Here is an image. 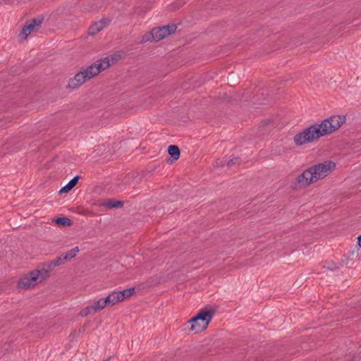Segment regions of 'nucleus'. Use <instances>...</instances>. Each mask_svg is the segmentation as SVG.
<instances>
[{
	"label": "nucleus",
	"instance_id": "1",
	"mask_svg": "<svg viewBox=\"0 0 361 361\" xmlns=\"http://www.w3.org/2000/svg\"><path fill=\"white\" fill-rule=\"evenodd\" d=\"M345 121L343 116H332L324 120L320 124H314L296 134L293 140L295 145H302L332 133L338 130Z\"/></svg>",
	"mask_w": 361,
	"mask_h": 361
},
{
	"label": "nucleus",
	"instance_id": "2",
	"mask_svg": "<svg viewBox=\"0 0 361 361\" xmlns=\"http://www.w3.org/2000/svg\"><path fill=\"white\" fill-rule=\"evenodd\" d=\"M125 55L123 51H118L115 53L98 59L94 63L82 69L71 78L68 82V86L71 88H77L84 84L86 81L92 79L100 72L106 70L112 65L119 61Z\"/></svg>",
	"mask_w": 361,
	"mask_h": 361
},
{
	"label": "nucleus",
	"instance_id": "3",
	"mask_svg": "<svg viewBox=\"0 0 361 361\" xmlns=\"http://www.w3.org/2000/svg\"><path fill=\"white\" fill-rule=\"evenodd\" d=\"M49 276L46 269H35L22 277L18 281V286L22 288H33L44 281Z\"/></svg>",
	"mask_w": 361,
	"mask_h": 361
},
{
	"label": "nucleus",
	"instance_id": "4",
	"mask_svg": "<svg viewBox=\"0 0 361 361\" xmlns=\"http://www.w3.org/2000/svg\"><path fill=\"white\" fill-rule=\"evenodd\" d=\"M213 314L209 311H201L195 317L190 319L187 324H190V330L195 334L206 329L211 322Z\"/></svg>",
	"mask_w": 361,
	"mask_h": 361
},
{
	"label": "nucleus",
	"instance_id": "5",
	"mask_svg": "<svg viewBox=\"0 0 361 361\" xmlns=\"http://www.w3.org/2000/svg\"><path fill=\"white\" fill-rule=\"evenodd\" d=\"M177 27L176 24H167L164 26L153 28L149 33L145 35L142 37L143 42H157L159 41L171 33H173Z\"/></svg>",
	"mask_w": 361,
	"mask_h": 361
},
{
	"label": "nucleus",
	"instance_id": "6",
	"mask_svg": "<svg viewBox=\"0 0 361 361\" xmlns=\"http://www.w3.org/2000/svg\"><path fill=\"white\" fill-rule=\"evenodd\" d=\"M310 169L317 183L331 174L336 169V164L332 161H325L314 164L310 166Z\"/></svg>",
	"mask_w": 361,
	"mask_h": 361
},
{
	"label": "nucleus",
	"instance_id": "7",
	"mask_svg": "<svg viewBox=\"0 0 361 361\" xmlns=\"http://www.w3.org/2000/svg\"><path fill=\"white\" fill-rule=\"evenodd\" d=\"M315 183L313 174L309 167L295 178L292 182V185L293 188L300 190L305 189Z\"/></svg>",
	"mask_w": 361,
	"mask_h": 361
},
{
	"label": "nucleus",
	"instance_id": "8",
	"mask_svg": "<svg viewBox=\"0 0 361 361\" xmlns=\"http://www.w3.org/2000/svg\"><path fill=\"white\" fill-rule=\"evenodd\" d=\"M134 293V288H128L121 291H114L106 298L108 305H114L118 302L123 301L129 298Z\"/></svg>",
	"mask_w": 361,
	"mask_h": 361
},
{
	"label": "nucleus",
	"instance_id": "9",
	"mask_svg": "<svg viewBox=\"0 0 361 361\" xmlns=\"http://www.w3.org/2000/svg\"><path fill=\"white\" fill-rule=\"evenodd\" d=\"M40 25L41 24H28L24 25L18 35L19 39L21 41L26 39L31 33L37 32L40 28Z\"/></svg>",
	"mask_w": 361,
	"mask_h": 361
},
{
	"label": "nucleus",
	"instance_id": "10",
	"mask_svg": "<svg viewBox=\"0 0 361 361\" xmlns=\"http://www.w3.org/2000/svg\"><path fill=\"white\" fill-rule=\"evenodd\" d=\"M78 177L75 176L73 179H71L68 184H66L64 187H63L59 192L60 193H66L69 192L78 183Z\"/></svg>",
	"mask_w": 361,
	"mask_h": 361
},
{
	"label": "nucleus",
	"instance_id": "11",
	"mask_svg": "<svg viewBox=\"0 0 361 361\" xmlns=\"http://www.w3.org/2000/svg\"><path fill=\"white\" fill-rule=\"evenodd\" d=\"M108 305L106 298H102L95 302L92 305L94 312L96 313L98 310L104 309Z\"/></svg>",
	"mask_w": 361,
	"mask_h": 361
},
{
	"label": "nucleus",
	"instance_id": "12",
	"mask_svg": "<svg viewBox=\"0 0 361 361\" xmlns=\"http://www.w3.org/2000/svg\"><path fill=\"white\" fill-rule=\"evenodd\" d=\"M103 29V24H92L88 28V35L94 36Z\"/></svg>",
	"mask_w": 361,
	"mask_h": 361
},
{
	"label": "nucleus",
	"instance_id": "13",
	"mask_svg": "<svg viewBox=\"0 0 361 361\" xmlns=\"http://www.w3.org/2000/svg\"><path fill=\"white\" fill-rule=\"evenodd\" d=\"M102 204L109 209L121 208L123 207V202L122 201L118 200H109Z\"/></svg>",
	"mask_w": 361,
	"mask_h": 361
},
{
	"label": "nucleus",
	"instance_id": "14",
	"mask_svg": "<svg viewBox=\"0 0 361 361\" xmlns=\"http://www.w3.org/2000/svg\"><path fill=\"white\" fill-rule=\"evenodd\" d=\"M168 152L176 160L180 157V150L176 145H170L168 147Z\"/></svg>",
	"mask_w": 361,
	"mask_h": 361
},
{
	"label": "nucleus",
	"instance_id": "15",
	"mask_svg": "<svg viewBox=\"0 0 361 361\" xmlns=\"http://www.w3.org/2000/svg\"><path fill=\"white\" fill-rule=\"evenodd\" d=\"M78 252H79L78 247H75L71 249V250L68 251L65 255H63L64 259L66 260H70V259H73V257H75Z\"/></svg>",
	"mask_w": 361,
	"mask_h": 361
},
{
	"label": "nucleus",
	"instance_id": "16",
	"mask_svg": "<svg viewBox=\"0 0 361 361\" xmlns=\"http://www.w3.org/2000/svg\"><path fill=\"white\" fill-rule=\"evenodd\" d=\"M55 223L59 226H69L72 224L71 221L66 217H59L55 220Z\"/></svg>",
	"mask_w": 361,
	"mask_h": 361
},
{
	"label": "nucleus",
	"instance_id": "17",
	"mask_svg": "<svg viewBox=\"0 0 361 361\" xmlns=\"http://www.w3.org/2000/svg\"><path fill=\"white\" fill-rule=\"evenodd\" d=\"M95 314V312H94V309L92 305L85 307L79 313L80 316H81L82 317H87L89 314Z\"/></svg>",
	"mask_w": 361,
	"mask_h": 361
},
{
	"label": "nucleus",
	"instance_id": "18",
	"mask_svg": "<svg viewBox=\"0 0 361 361\" xmlns=\"http://www.w3.org/2000/svg\"><path fill=\"white\" fill-rule=\"evenodd\" d=\"M65 261H66V259H64V256L61 255V256L57 257L56 259H54L53 261H51L49 263V267L59 266L61 264H63Z\"/></svg>",
	"mask_w": 361,
	"mask_h": 361
},
{
	"label": "nucleus",
	"instance_id": "19",
	"mask_svg": "<svg viewBox=\"0 0 361 361\" xmlns=\"http://www.w3.org/2000/svg\"><path fill=\"white\" fill-rule=\"evenodd\" d=\"M44 20H49V19H47L46 16H39L37 18L32 19L31 23H42Z\"/></svg>",
	"mask_w": 361,
	"mask_h": 361
},
{
	"label": "nucleus",
	"instance_id": "20",
	"mask_svg": "<svg viewBox=\"0 0 361 361\" xmlns=\"http://www.w3.org/2000/svg\"><path fill=\"white\" fill-rule=\"evenodd\" d=\"M238 162H239V159L238 158H234V159H232L230 161H228V166H231V165L234 164H238Z\"/></svg>",
	"mask_w": 361,
	"mask_h": 361
},
{
	"label": "nucleus",
	"instance_id": "21",
	"mask_svg": "<svg viewBox=\"0 0 361 361\" xmlns=\"http://www.w3.org/2000/svg\"><path fill=\"white\" fill-rule=\"evenodd\" d=\"M185 4L184 0H179L176 4L177 5V7H180Z\"/></svg>",
	"mask_w": 361,
	"mask_h": 361
},
{
	"label": "nucleus",
	"instance_id": "22",
	"mask_svg": "<svg viewBox=\"0 0 361 361\" xmlns=\"http://www.w3.org/2000/svg\"><path fill=\"white\" fill-rule=\"evenodd\" d=\"M358 245L361 247V235L357 238Z\"/></svg>",
	"mask_w": 361,
	"mask_h": 361
}]
</instances>
